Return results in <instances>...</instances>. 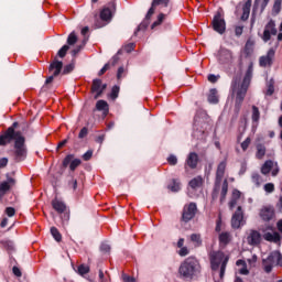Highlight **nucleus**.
I'll use <instances>...</instances> for the list:
<instances>
[{"mask_svg":"<svg viewBox=\"0 0 282 282\" xmlns=\"http://www.w3.org/2000/svg\"><path fill=\"white\" fill-rule=\"evenodd\" d=\"M69 51V46L68 45H64L58 52H57V56H59V58H65L67 52Z\"/></svg>","mask_w":282,"mask_h":282,"instance_id":"obj_47","label":"nucleus"},{"mask_svg":"<svg viewBox=\"0 0 282 282\" xmlns=\"http://www.w3.org/2000/svg\"><path fill=\"white\" fill-rule=\"evenodd\" d=\"M12 272L15 276H22L21 269H19V267H13Z\"/></svg>","mask_w":282,"mask_h":282,"instance_id":"obj_64","label":"nucleus"},{"mask_svg":"<svg viewBox=\"0 0 282 282\" xmlns=\"http://www.w3.org/2000/svg\"><path fill=\"white\" fill-rule=\"evenodd\" d=\"M107 89V85L102 84L101 79H94L93 80V86H91V91L95 94V100H98L100 96H102V93Z\"/></svg>","mask_w":282,"mask_h":282,"instance_id":"obj_17","label":"nucleus"},{"mask_svg":"<svg viewBox=\"0 0 282 282\" xmlns=\"http://www.w3.org/2000/svg\"><path fill=\"white\" fill-rule=\"evenodd\" d=\"M77 41H78V36H76V33H75V32H72V33L68 35V37H67V43H68L69 45H76Z\"/></svg>","mask_w":282,"mask_h":282,"instance_id":"obj_43","label":"nucleus"},{"mask_svg":"<svg viewBox=\"0 0 282 282\" xmlns=\"http://www.w3.org/2000/svg\"><path fill=\"white\" fill-rule=\"evenodd\" d=\"M189 253L191 251L188 250V247H181V249L178 250L180 257H187V254Z\"/></svg>","mask_w":282,"mask_h":282,"instance_id":"obj_55","label":"nucleus"},{"mask_svg":"<svg viewBox=\"0 0 282 282\" xmlns=\"http://www.w3.org/2000/svg\"><path fill=\"white\" fill-rule=\"evenodd\" d=\"M256 149H257V152H256L257 160H263V158H265V151H267L265 145L258 143L256 145Z\"/></svg>","mask_w":282,"mask_h":282,"instance_id":"obj_30","label":"nucleus"},{"mask_svg":"<svg viewBox=\"0 0 282 282\" xmlns=\"http://www.w3.org/2000/svg\"><path fill=\"white\" fill-rule=\"evenodd\" d=\"M212 26L214 32H217L218 34H224L226 32V20L224 19V15L221 14V11H218L212 21Z\"/></svg>","mask_w":282,"mask_h":282,"instance_id":"obj_9","label":"nucleus"},{"mask_svg":"<svg viewBox=\"0 0 282 282\" xmlns=\"http://www.w3.org/2000/svg\"><path fill=\"white\" fill-rule=\"evenodd\" d=\"M113 17V14L111 13V9L109 8H104L100 12V19L101 21H111V18Z\"/></svg>","mask_w":282,"mask_h":282,"instance_id":"obj_32","label":"nucleus"},{"mask_svg":"<svg viewBox=\"0 0 282 282\" xmlns=\"http://www.w3.org/2000/svg\"><path fill=\"white\" fill-rule=\"evenodd\" d=\"M206 118V112L198 111L194 117V132L193 138L196 140H206V132L204 130H198L199 124H204V119Z\"/></svg>","mask_w":282,"mask_h":282,"instance_id":"obj_8","label":"nucleus"},{"mask_svg":"<svg viewBox=\"0 0 282 282\" xmlns=\"http://www.w3.org/2000/svg\"><path fill=\"white\" fill-rule=\"evenodd\" d=\"M171 0H153L152 7L149 9L144 20L139 24L134 34H138L141 30H147L149 28V23L151 22V17L155 13V6H163V8H169V3Z\"/></svg>","mask_w":282,"mask_h":282,"instance_id":"obj_5","label":"nucleus"},{"mask_svg":"<svg viewBox=\"0 0 282 282\" xmlns=\"http://www.w3.org/2000/svg\"><path fill=\"white\" fill-rule=\"evenodd\" d=\"M276 24L274 23V20H270L264 26L263 34L261 35L262 41L268 43L272 36H276Z\"/></svg>","mask_w":282,"mask_h":282,"instance_id":"obj_13","label":"nucleus"},{"mask_svg":"<svg viewBox=\"0 0 282 282\" xmlns=\"http://www.w3.org/2000/svg\"><path fill=\"white\" fill-rule=\"evenodd\" d=\"M197 164H199V155L195 152H191L185 160V171H188V169H197Z\"/></svg>","mask_w":282,"mask_h":282,"instance_id":"obj_18","label":"nucleus"},{"mask_svg":"<svg viewBox=\"0 0 282 282\" xmlns=\"http://www.w3.org/2000/svg\"><path fill=\"white\" fill-rule=\"evenodd\" d=\"M97 111H102L104 116L109 115V104L105 100H98L96 104Z\"/></svg>","mask_w":282,"mask_h":282,"instance_id":"obj_26","label":"nucleus"},{"mask_svg":"<svg viewBox=\"0 0 282 282\" xmlns=\"http://www.w3.org/2000/svg\"><path fill=\"white\" fill-rule=\"evenodd\" d=\"M243 224V209H241V205H239L231 217V228L239 229Z\"/></svg>","mask_w":282,"mask_h":282,"instance_id":"obj_14","label":"nucleus"},{"mask_svg":"<svg viewBox=\"0 0 282 282\" xmlns=\"http://www.w3.org/2000/svg\"><path fill=\"white\" fill-rule=\"evenodd\" d=\"M275 162L272 160H267L263 165L261 166V173L262 175H268L270 174V171H272Z\"/></svg>","mask_w":282,"mask_h":282,"instance_id":"obj_28","label":"nucleus"},{"mask_svg":"<svg viewBox=\"0 0 282 282\" xmlns=\"http://www.w3.org/2000/svg\"><path fill=\"white\" fill-rule=\"evenodd\" d=\"M265 193H274V183H267L264 185Z\"/></svg>","mask_w":282,"mask_h":282,"instance_id":"obj_57","label":"nucleus"},{"mask_svg":"<svg viewBox=\"0 0 282 282\" xmlns=\"http://www.w3.org/2000/svg\"><path fill=\"white\" fill-rule=\"evenodd\" d=\"M219 243L228 246L230 243V232L225 231L219 235Z\"/></svg>","mask_w":282,"mask_h":282,"instance_id":"obj_33","label":"nucleus"},{"mask_svg":"<svg viewBox=\"0 0 282 282\" xmlns=\"http://www.w3.org/2000/svg\"><path fill=\"white\" fill-rule=\"evenodd\" d=\"M78 274H80V276H84V274H89V267L85 265V264H80L77 269Z\"/></svg>","mask_w":282,"mask_h":282,"instance_id":"obj_44","label":"nucleus"},{"mask_svg":"<svg viewBox=\"0 0 282 282\" xmlns=\"http://www.w3.org/2000/svg\"><path fill=\"white\" fill-rule=\"evenodd\" d=\"M93 155H94V151L88 150L86 153L83 154V160L85 162H89V160H91Z\"/></svg>","mask_w":282,"mask_h":282,"instance_id":"obj_54","label":"nucleus"},{"mask_svg":"<svg viewBox=\"0 0 282 282\" xmlns=\"http://www.w3.org/2000/svg\"><path fill=\"white\" fill-rule=\"evenodd\" d=\"M261 118V112L259 111V108L257 106H252V122H259Z\"/></svg>","mask_w":282,"mask_h":282,"instance_id":"obj_37","label":"nucleus"},{"mask_svg":"<svg viewBox=\"0 0 282 282\" xmlns=\"http://www.w3.org/2000/svg\"><path fill=\"white\" fill-rule=\"evenodd\" d=\"M195 215H197V204L189 203L188 205H185L183 208L182 220L185 221V224H187V221L194 219Z\"/></svg>","mask_w":282,"mask_h":282,"instance_id":"obj_12","label":"nucleus"},{"mask_svg":"<svg viewBox=\"0 0 282 282\" xmlns=\"http://www.w3.org/2000/svg\"><path fill=\"white\" fill-rule=\"evenodd\" d=\"M215 58L223 69H230V67L235 65V61H237V55H235L232 50L227 48L226 46H220L215 53Z\"/></svg>","mask_w":282,"mask_h":282,"instance_id":"obj_4","label":"nucleus"},{"mask_svg":"<svg viewBox=\"0 0 282 282\" xmlns=\"http://www.w3.org/2000/svg\"><path fill=\"white\" fill-rule=\"evenodd\" d=\"M85 45H87V39H84L83 44L76 46L73 51L72 54L73 56H76V54L80 53V50H83L85 47Z\"/></svg>","mask_w":282,"mask_h":282,"instance_id":"obj_45","label":"nucleus"},{"mask_svg":"<svg viewBox=\"0 0 282 282\" xmlns=\"http://www.w3.org/2000/svg\"><path fill=\"white\" fill-rule=\"evenodd\" d=\"M246 171H248V166L246 165V163H241L239 175H245Z\"/></svg>","mask_w":282,"mask_h":282,"instance_id":"obj_63","label":"nucleus"},{"mask_svg":"<svg viewBox=\"0 0 282 282\" xmlns=\"http://www.w3.org/2000/svg\"><path fill=\"white\" fill-rule=\"evenodd\" d=\"M72 72H74V64H68L64 67L62 74L67 75L72 74Z\"/></svg>","mask_w":282,"mask_h":282,"instance_id":"obj_53","label":"nucleus"},{"mask_svg":"<svg viewBox=\"0 0 282 282\" xmlns=\"http://www.w3.org/2000/svg\"><path fill=\"white\" fill-rule=\"evenodd\" d=\"M254 72V66L249 64L245 77L242 79L241 85L237 86V82H232V91H236V107H241L246 95L248 94V88L250 87V83H252V74Z\"/></svg>","mask_w":282,"mask_h":282,"instance_id":"obj_1","label":"nucleus"},{"mask_svg":"<svg viewBox=\"0 0 282 282\" xmlns=\"http://www.w3.org/2000/svg\"><path fill=\"white\" fill-rule=\"evenodd\" d=\"M226 195H228V180L225 178L220 192V202H224V199H226Z\"/></svg>","mask_w":282,"mask_h":282,"instance_id":"obj_35","label":"nucleus"},{"mask_svg":"<svg viewBox=\"0 0 282 282\" xmlns=\"http://www.w3.org/2000/svg\"><path fill=\"white\" fill-rule=\"evenodd\" d=\"M279 171H280V169H279V163L275 162L274 165H273V167L271 169V175H272L273 177H276V175H279Z\"/></svg>","mask_w":282,"mask_h":282,"instance_id":"obj_56","label":"nucleus"},{"mask_svg":"<svg viewBox=\"0 0 282 282\" xmlns=\"http://www.w3.org/2000/svg\"><path fill=\"white\" fill-rule=\"evenodd\" d=\"M178 274L182 279L189 280L195 279V276H199V274H202V264H199V260L194 257L185 259L178 268Z\"/></svg>","mask_w":282,"mask_h":282,"instance_id":"obj_2","label":"nucleus"},{"mask_svg":"<svg viewBox=\"0 0 282 282\" xmlns=\"http://www.w3.org/2000/svg\"><path fill=\"white\" fill-rule=\"evenodd\" d=\"M260 217L263 221H270L274 217V207L268 206L263 207L260 212Z\"/></svg>","mask_w":282,"mask_h":282,"instance_id":"obj_21","label":"nucleus"},{"mask_svg":"<svg viewBox=\"0 0 282 282\" xmlns=\"http://www.w3.org/2000/svg\"><path fill=\"white\" fill-rule=\"evenodd\" d=\"M8 191H10V183L4 181L0 184V198L3 197Z\"/></svg>","mask_w":282,"mask_h":282,"instance_id":"obj_40","label":"nucleus"},{"mask_svg":"<svg viewBox=\"0 0 282 282\" xmlns=\"http://www.w3.org/2000/svg\"><path fill=\"white\" fill-rule=\"evenodd\" d=\"M21 135V132L14 131V128H8L6 132L0 135V147H6V144H10L12 140H17Z\"/></svg>","mask_w":282,"mask_h":282,"instance_id":"obj_10","label":"nucleus"},{"mask_svg":"<svg viewBox=\"0 0 282 282\" xmlns=\"http://www.w3.org/2000/svg\"><path fill=\"white\" fill-rule=\"evenodd\" d=\"M239 200H241V192L238 189H234L231 199L229 202V208L232 210L236 206H238Z\"/></svg>","mask_w":282,"mask_h":282,"instance_id":"obj_25","label":"nucleus"},{"mask_svg":"<svg viewBox=\"0 0 282 282\" xmlns=\"http://www.w3.org/2000/svg\"><path fill=\"white\" fill-rule=\"evenodd\" d=\"M118 94H120V87L113 86L110 93L111 99L116 100V98H118Z\"/></svg>","mask_w":282,"mask_h":282,"instance_id":"obj_48","label":"nucleus"},{"mask_svg":"<svg viewBox=\"0 0 282 282\" xmlns=\"http://www.w3.org/2000/svg\"><path fill=\"white\" fill-rule=\"evenodd\" d=\"M281 3H282V0L274 1L273 9H272L273 14H279V12H281Z\"/></svg>","mask_w":282,"mask_h":282,"instance_id":"obj_46","label":"nucleus"},{"mask_svg":"<svg viewBox=\"0 0 282 282\" xmlns=\"http://www.w3.org/2000/svg\"><path fill=\"white\" fill-rule=\"evenodd\" d=\"M14 160L15 162H23L28 158V149H25V138L18 137L14 142Z\"/></svg>","mask_w":282,"mask_h":282,"instance_id":"obj_7","label":"nucleus"},{"mask_svg":"<svg viewBox=\"0 0 282 282\" xmlns=\"http://www.w3.org/2000/svg\"><path fill=\"white\" fill-rule=\"evenodd\" d=\"M272 94H274V84H269L265 91V96H272Z\"/></svg>","mask_w":282,"mask_h":282,"instance_id":"obj_60","label":"nucleus"},{"mask_svg":"<svg viewBox=\"0 0 282 282\" xmlns=\"http://www.w3.org/2000/svg\"><path fill=\"white\" fill-rule=\"evenodd\" d=\"M170 191H172V193H178V191L182 189V183H180V180H173L172 184L169 185Z\"/></svg>","mask_w":282,"mask_h":282,"instance_id":"obj_34","label":"nucleus"},{"mask_svg":"<svg viewBox=\"0 0 282 282\" xmlns=\"http://www.w3.org/2000/svg\"><path fill=\"white\" fill-rule=\"evenodd\" d=\"M240 263H242V268L239 269V274L248 276V274H250V271L248 270V265L242 260H238L237 265H239Z\"/></svg>","mask_w":282,"mask_h":282,"instance_id":"obj_39","label":"nucleus"},{"mask_svg":"<svg viewBox=\"0 0 282 282\" xmlns=\"http://www.w3.org/2000/svg\"><path fill=\"white\" fill-rule=\"evenodd\" d=\"M226 166H227L226 160L221 161L217 166L215 191L219 189V187L221 186L224 175H226Z\"/></svg>","mask_w":282,"mask_h":282,"instance_id":"obj_15","label":"nucleus"},{"mask_svg":"<svg viewBox=\"0 0 282 282\" xmlns=\"http://www.w3.org/2000/svg\"><path fill=\"white\" fill-rule=\"evenodd\" d=\"M50 74H52L45 82L46 85H50L54 80L55 76H58L61 72H63V62L58 59H54L53 63L50 64L48 67Z\"/></svg>","mask_w":282,"mask_h":282,"instance_id":"obj_11","label":"nucleus"},{"mask_svg":"<svg viewBox=\"0 0 282 282\" xmlns=\"http://www.w3.org/2000/svg\"><path fill=\"white\" fill-rule=\"evenodd\" d=\"M89 133V130L87 129V127H84L80 131H79V134H78V138L80 140H83V138H87V134Z\"/></svg>","mask_w":282,"mask_h":282,"instance_id":"obj_58","label":"nucleus"},{"mask_svg":"<svg viewBox=\"0 0 282 282\" xmlns=\"http://www.w3.org/2000/svg\"><path fill=\"white\" fill-rule=\"evenodd\" d=\"M235 34H236V36H241V34H243V25L236 26Z\"/></svg>","mask_w":282,"mask_h":282,"instance_id":"obj_61","label":"nucleus"},{"mask_svg":"<svg viewBox=\"0 0 282 282\" xmlns=\"http://www.w3.org/2000/svg\"><path fill=\"white\" fill-rule=\"evenodd\" d=\"M207 100L210 105H217V102H219V96L217 95V88H212L209 90Z\"/></svg>","mask_w":282,"mask_h":282,"instance_id":"obj_29","label":"nucleus"},{"mask_svg":"<svg viewBox=\"0 0 282 282\" xmlns=\"http://www.w3.org/2000/svg\"><path fill=\"white\" fill-rule=\"evenodd\" d=\"M263 239L265 241H270L271 243H281V235L276 231L274 232H265L263 235Z\"/></svg>","mask_w":282,"mask_h":282,"instance_id":"obj_22","label":"nucleus"},{"mask_svg":"<svg viewBox=\"0 0 282 282\" xmlns=\"http://www.w3.org/2000/svg\"><path fill=\"white\" fill-rule=\"evenodd\" d=\"M188 184L193 188V191L202 188V186H204V178L202 176H196L192 178Z\"/></svg>","mask_w":282,"mask_h":282,"instance_id":"obj_27","label":"nucleus"},{"mask_svg":"<svg viewBox=\"0 0 282 282\" xmlns=\"http://www.w3.org/2000/svg\"><path fill=\"white\" fill-rule=\"evenodd\" d=\"M52 206L56 213L62 215V213H65L67 210V205L63 200H58V198H55L52 200Z\"/></svg>","mask_w":282,"mask_h":282,"instance_id":"obj_24","label":"nucleus"},{"mask_svg":"<svg viewBox=\"0 0 282 282\" xmlns=\"http://www.w3.org/2000/svg\"><path fill=\"white\" fill-rule=\"evenodd\" d=\"M253 52H254V42L252 39H249L245 45V54L246 56H252Z\"/></svg>","mask_w":282,"mask_h":282,"instance_id":"obj_31","label":"nucleus"},{"mask_svg":"<svg viewBox=\"0 0 282 282\" xmlns=\"http://www.w3.org/2000/svg\"><path fill=\"white\" fill-rule=\"evenodd\" d=\"M68 186L74 191V193H76L78 191V181L73 178L69 181Z\"/></svg>","mask_w":282,"mask_h":282,"instance_id":"obj_50","label":"nucleus"},{"mask_svg":"<svg viewBox=\"0 0 282 282\" xmlns=\"http://www.w3.org/2000/svg\"><path fill=\"white\" fill-rule=\"evenodd\" d=\"M274 54H276V51H274V48H270L267 55L261 56L259 59L260 67H268V65H272V58H274Z\"/></svg>","mask_w":282,"mask_h":282,"instance_id":"obj_20","label":"nucleus"},{"mask_svg":"<svg viewBox=\"0 0 282 282\" xmlns=\"http://www.w3.org/2000/svg\"><path fill=\"white\" fill-rule=\"evenodd\" d=\"M247 243L249 246H259L261 243V234L254 229L250 230L247 236Z\"/></svg>","mask_w":282,"mask_h":282,"instance_id":"obj_19","label":"nucleus"},{"mask_svg":"<svg viewBox=\"0 0 282 282\" xmlns=\"http://www.w3.org/2000/svg\"><path fill=\"white\" fill-rule=\"evenodd\" d=\"M79 164H83V161H80V159H74V154H68L63 160L64 169H67L69 166L70 171H76Z\"/></svg>","mask_w":282,"mask_h":282,"instance_id":"obj_16","label":"nucleus"},{"mask_svg":"<svg viewBox=\"0 0 282 282\" xmlns=\"http://www.w3.org/2000/svg\"><path fill=\"white\" fill-rule=\"evenodd\" d=\"M275 265H282V256L280 251H272L262 260V267L267 274H270Z\"/></svg>","mask_w":282,"mask_h":282,"instance_id":"obj_6","label":"nucleus"},{"mask_svg":"<svg viewBox=\"0 0 282 282\" xmlns=\"http://www.w3.org/2000/svg\"><path fill=\"white\" fill-rule=\"evenodd\" d=\"M250 142H252V139L248 137L242 143H241V149L242 151H248V147H250Z\"/></svg>","mask_w":282,"mask_h":282,"instance_id":"obj_52","label":"nucleus"},{"mask_svg":"<svg viewBox=\"0 0 282 282\" xmlns=\"http://www.w3.org/2000/svg\"><path fill=\"white\" fill-rule=\"evenodd\" d=\"M251 182L256 184V186H261V182H263V180L261 178V175L259 173L253 172L251 174Z\"/></svg>","mask_w":282,"mask_h":282,"instance_id":"obj_38","label":"nucleus"},{"mask_svg":"<svg viewBox=\"0 0 282 282\" xmlns=\"http://www.w3.org/2000/svg\"><path fill=\"white\" fill-rule=\"evenodd\" d=\"M6 215H8V217H14V215H17V210L13 207H7Z\"/></svg>","mask_w":282,"mask_h":282,"instance_id":"obj_59","label":"nucleus"},{"mask_svg":"<svg viewBox=\"0 0 282 282\" xmlns=\"http://www.w3.org/2000/svg\"><path fill=\"white\" fill-rule=\"evenodd\" d=\"M100 250H101V252H105V253L110 252L111 251V246L107 242H102L100 245Z\"/></svg>","mask_w":282,"mask_h":282,"instance_id":"obj_51","label":"nucleus"},{"mask_svg":"<svg viewBox=\"0 0 282 282\" xmlns=\"http://www.w3.org/2000/svg\"><path fill=\"white\" fill-rule=\"evenodd\" d=\"M165 18H166V14L160 13L158 15V20L152 23L151 29L154 30V28H158V25H162Z\"/></svg>","mask_w":282,"mask_h":282,"instance_id":"obj_42","label":"nucleus"},{"mask_svg":"<svg viewBox=\"0 0 282 282\" xmlns=\"http://www.w3.org/2000/svg\"><path fill=\"white\" fill-rule=\"evenodd\" d=\"M51 235L55 239V241H61L63 239L61 231H58L56 227L51 228Z\"/></svg>","mask_w":282,"mask_h":282,"instance_id":"obj_41","label":"nucleus"},{"mask_svg":"<svg viewBox=\"0 0 282 282\" xmlns=\"http://www.w3.org/2000/svg\"><path fill=\"white\" fill-rule=\"evenodd\" d=\"M191 241L194 242L195 248H199L202 246V235L199 234H192Z\"/></svg>","mask_w":282,"mask_h":282,"instance_id":"obj_36","label":"nucleus"},{"mask_svg":"<svg viewBox=\"0 0 282 282\" xmlns=\"http://www.w3.org/2000/svg\"><path fill=\"white\" fill-rule=\"evenodd\" d=\"M228 261H230V257L226 256L224 251L213 250L209 252L210 269L214 272H217V270H219L220 268V279H224V276L226 275V268L228 265Z\"/></svg>","mask_w":282,"mask_h":282,"instance_id":"obj_3","label":"nucleus"},{"mask_svg":"<svg viewBox=\"0 0 282 282\" xmlns=\"http://www.w3.org/2000/svg\"><path fill=\"white\" fill-rule=\"evenodd\" d=\"M252 8V0H247L242 4V15H241V21H248L250 19V9Z\"/></svg>","mask_w":282,"mask_h":282,"instance_id":"obj_23","label":"nucleus"},{"mask_svg":"<svg viewBox=\"0 0 282 282\" xmlns=\"http://www.w3.org/2000/svg\"><path fill=\"white\" fill-rule=\"evenodd\" d=\"M123 282H135V279L131 275L122 274Z\"/></svg>","mask_w":282,"mask_h":282,"instance_id":"obj_62","label":"nucleus"},{"mask_svg":"<svg viewBox=\"0 0 282 282\" xmlns=\"http://www.w3.org/2000/svg\"><path fill=\"white\" fill-rule=\"evenodd\" d=\"M167 162L171 166H175L177 164V156L175 154H171L167 158Z\"/></svg>","mask_w":282,"mask_h":282,"instance_id":"obj_49","label":"nucleus"}]
</instances>
